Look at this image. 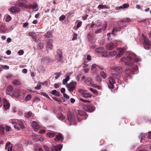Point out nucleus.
Masks as SVG:
<instances>
[{"instance_id": "nucleus-1", "label": "nucleus", "mask_w": 151, "mask_h": 151, "mask_svg": "<svg viewBox=\"0 0 151 151\" xmlns=\"http://www.w3.org/2000/svg\"><path fill=\"white\" fill-rule=\"evenodd\" d=\"M114 78L118 81L121 80L122 79L120 74H114L112 76L109 78V83L108 84V87L111 89H113L114 86L116 84Z\"/></svg>"}, {"instance_id": "nucleus-2", "label": "nucleus", "mask_w": 151, "mask_h": 151, "mask_svg": "<svg viewBox=\"0 0 151 151\" xmlns=\"http://www.w3.org/2000/svg\"><path fill=\"white\" fill-rule=\"evenodd\" d=\"M81 79L84 81L85 83L88 86L94 87L95 85L94 84L92 78L89 77L83 76Z\"/></svg>"}, {"instance_id": "nucleus-3", "label": "nucleus", "mask_w": 151, "mask_h": 151, "mask_svg": "<svg viewBox=\"0 0 151 151\" xmlns=\"http://www.w3.org/2000/svg\"><path fill=\"white\" fill-rule=\"evenodd\" d=\"M142 37L144 40L143 45L145 48L146 49L151 50V42L149 41L145 37L144 34L142 35Z\"/></svg>"}, {"instance_id": "nucleus-4", "label": "nucleus", "mask_w": 151, "mask_h": 151, "mask_svg": "<svg viewBox=\"0 0 151 151\" xmlns=\"http://www.w3.org/2000/svg\"><path fill=\"white\" fill-rule=\"evenodd\" d=\"M67 117L68 120L71 123L70 125H73L76 124L75 117L74 114L73 113L70 112H68Z\"/></svg>"}, {"instance_id": "nucleus-5", "label": "nucleus", "mask_w": 151, "mask_h": 151, "mask_svg": "<svg viewBox=\"0 0 151 151\" xmlns=\"http://www.w3.org/2000/svg\"><path fill=\"white\" fill-rule=\"evenodd\" d=\"M14 127L15 129L18 130L23 129L24 126L23 124V122L21 120H18L16 124L14 125Z\"/></svg>"}, {"instance_id": "nucleus-6", "label": "nucleus", "mask_w": 151, "mask_h": 151, "mask_svg": "<svg viewBox=\"0 0 151 151\" xmlns=\"http://www.w3.org/2000/svg\"><path fill=\"white\" fill-rule=\"evenodd\" d=\"M76 85V82H73L69 84L67 83L66 85V86L68 88L69 91L72 92L75 88Z\"/></svg>"}, {"instance_id": "nucleus-7", "label": "nucleus", "mask_w": 151, "mask_h": 151, "mask_svg": "<svg viewBox=\"0 0 151 151\" xmlns=\"http://www.w3.org/2000/svg\"><path fill=\"white\" fill-rule=\"evenodd\" d=\"M134 58V61L135 62H139L141 60V59L138 58H132L130 56H128L127 57V58H125L124 57L122 58L120 60V61L123 62L126 60H132Z\"/></svg>"}, {"instance_id": "nucleus-8", "label": "nucleus", "mask_w": 151, "mask_h": 151, "mask_svg": "<svg viewBox=\"0 0 151 151\" xmlns=\"http://www.w3.org/2000/svg\"><path fill=\"white\" fill-rule=\"evenodd\" d=\"M76 114H77V119L79 122L81 121V118L79 116H86V114L82 110H78L76 111Z\"/></svg>"}, {"instance_id": "nucleus-9", "label": "nucleus", "mask_w": 151, "mask_h": 151, "mask_svg": "<svg viewBox=\"0 0 151 151\" xmlns=\"http://www.w3.org/2000/svg\"><path fill=\"white\" fill-rule=\"evenodd\" d=\"M52 41L51 40H49L47 41L46 43V46L47 47V50H48V48L52 49L53 47L52 45Z\"/></svg>"}, {"instance_id": "nucleus-10", "label": "nucleus", "mask_w": 151, "mask_h": 151, "mask_svg": "<svg viewBox=\"0 0 151 151\" xmlns=\"http://www.w3.org/2000/svg\"><path fill=\"white\" fill-rule=\"evenodd\" d=\"M50 61V58L48 57H44L42 59V62L45 64H48Z\"/></svg>"}, {"instance_id": "nucleus-11", "label": "nucleus", "mask_w": 151, "mask_h": 151, "mask_svg": "<svg viewBox=\"0 0 151 151\" xmlns=\"http://www.w3.org/2000/svg\"><path fill=\"white\" fill-rule=\"evenodd\" d=\"M9 10L12 13H14L16 12H19L20 10V9L17 7L12 6L10 9Z\"/></svg>"}, {"instance_id": "nucleus-12", "label": "nucleus", "mask_w": 151, "mask_h": 151, "mask_svg": "<svg viewBox=\"0 0 151 151\" xmlns=\"http://www.w3.org/2000/svg\"><path fill=\"white\" fill-rule=\"evenodd\" d=\"M3 100L4 108L6 110L8 109L10 106L9 103L5 99H3Z\"/></svg>"}, {"instance_id": "nucleus-13", "label": "nucleus", "mask_w": 151, "mask_h": 151, "mask_svg": "<svg viewBox=\"0 0 151 151\" xmlns=\"http://www.w3.org/2000/svg\"><path fill=\"white\" fill-rule=\"evenodd\" d=\"M5 148L8 151H12V145L10 142H8L6 143Z\"/></svg>"}, {"instance_id": "nucleus-14", "label": "nucleus", "mask_w": 151, "mask_h": 151, "mask_svg": "<svg viewBox=\"0 0 151 151\" xmlns=\"http://www.w3.org/2000/svg\"><path fill=\"white\" fill-rule=\"evenodd\" d=\"M126 48H120L119 49V53L116 55V57L118 58L120 57L123 54L124 51Z\"/></svg>"}, {"instance_id": "nucleus-15", "label": "nucleus", "mask_w": 151, "mask_h": 151, "mask_svg": "<svg viewBox=\"0 0 151 151\" xmlns=\"http://www.w3.org/2000/svg\"><path fill=\"white\" fill-rule=\"evenodd\" d=\"M83 109L86 111L89 112H92L94 110L93 107L89 106H84Z\"/></svg>"}, {"instance_id": "nucleus-16", "label": "nucleus", "mask_w": 151, "mask_h": 151, "mask_svg": "<svg viewBox=\"0 0 151 151\" xmlns=\"http://www.w3.org/2000/svg\"><path fill=\"white\" fill-rule=\"evenodd\" d=\"M114 44L112 42L108 43L106 45V48L108 50H111L114 48Z\"/></svg>"}, {"instance_id": "nucleus-17", "label": "nucleus", "mask_w": 151, "mask_h": 151, "mask_svg": "<svg viewBox=\"0 0 151 151\" xmlns=\"http://www.w3.org/2000/svg\"><path fill=\"white\" fill-rule=\"evenodd\" d=\"M62 148L60 145H57L54 146L52 149V151H60Z\"/></svg>"}, {"instance_id": "nucleus-18", "label": "nucleus", "mask_w": 151, "mask_h": 151, "mask_svg": "<svg viewBox=\"0 0 151 151\" xmlns=\"http://www.w3.org/2000/svg\"><path fill=\"white\" fill-rule=\"evenodd\" d=\"M13 87L12 86H8L6 88V93L7 94L11 95L13 91Z\"/></svg>"}, {"instance_id": "nucleus-19", "label": "nucleus", "mask_w": 151, "mask_h": 151, "mask_svg": "<svg viewBox=\"0 0 151 151\" xmlns=\"http://www.w3.org/2000/svg\"><path fill=\"white\" fill-rule=\"evenodd\" d=\"M32 127L35 131L36 130L40 128V126L37 122L35 121H33L32 124Z\"/></svg>"}, {"instance_id": "nucleus-20", "label": "nucleus", "mask_w": 151, "mask_h": 151, "mask_svg": "<svg viewBox=\"0 0 151 151\" xmlns=\"http://www.w3.org/2000/svg\"><path fill=\"white\" fill-rule=\"evenodd\" d=\"M57 54L59 57V61H60L63 59L62 53L60 50H58L57 51Z\"/></svg>"}, {"instance_id": "nucleus-21", "label": "nucleus", "mask_w": 151, "mask_h": 151, "mask_svg": "<svg viewBox=\"0 0 151 151\" xmlns=\"http://www.w3.org/2000/svg\"><path fill=\"white\" fill-rule=\"evenodd\" d=\"M29 35L31 36L34 40L35 42H37V39H36V35L35 32H30L29 33Z\"/></svg>"}, {"instance_id": "nucleus-22", "label": "nucleus", "mask_w": 151, "mask_h": 151, "mask_svg": "<svg viewBox=\"0 0 151 151\" xmlns=\"http://www.w3.org/2000/svg\"><path fill=\"white\" fill-rule=\"evenodd\" d=\"M19 5L22 8H28V5H27L25 3L23 2H20Z\"/></svg>"}, {"instance_id": "nucleus-23", "label": "nucleus", "mask_w": 151, "mask_h": 151, "mask_svg": "<svg viewBox=\"0 0 151 151\" xmlns=\"http://www.w3.org/2000/svg\"><path fill=\"white\" fill-rule=\"evenodd\" d=\"M109 7L108 6L101 4H99L98 7V8L99 9V10L106 8L109 9Z\"/></svg>"}, {"instance_id": "nucleus-24", "label": "nucleus", "mask_w": 151, "mask_h": 151, "mask_svg": "<svg viewBox=\"0 0 151 151\" xmlns=\"http://www.w3.org/2000/svg\"><path fill=\"white\" fill-rule=\"evenodd\" d=\"M62 139V135L61 134H59L56 136V137L55 138V141H58L61 140Z\"/></svg>"}, {"instance_id": "nucleus-25", "label": "nucleus", "mask_w": 151, "mask_h": 151, "mask_svg": "<svg viewBox=\"0 0 151 151\" xmlns=\"http://www.w3.org/2000/svg\"><path fill=\"white\" fill-rule=\"evenodd\" d=\"M121 30V28H119V27H114V29H113L112 34L114 35H115V32H117V31H119Z\"/></svg>"}, {"instance_id": "nucleus-26", "label": "nucleus", "mask_w": 151, "mask_h": 151, "mask_svg": "<svg viewBox=\"0 0 151 151\" xmlns=\"http://www.w3.org/2000/svg\"><path fill=\"white\" fill-rule=\"evenodd\" d=\"M104 49L102 47H99L96 49L95 51L96 53H100L104 52Z\"/></svg>"}, {"instance_id": "nucleus-27", "label": "nucleus", "mask_w": 151, "mask_h": 151, "mask_svg": "<svg viewBox=\"0 0 151 151\" xmlns=\"http://www.w3.org/2000/svg\"><path fill=\"white\" fill-rule=\"evenodd\" d=\"M37 7V3L33 5H28V8H32L35 10Z\"/></svg>"}, {"instance_id": "nucleus-28", "label": "nucleus", "mask_w": 151, "mask_h": 151, "mask_svg": "<svg viewBox=\"0 0 151 151\" xmlns=\"http://www.w3.org/2000/svg\"><path fill=\"white\" fill-rule=\"evenodd\" d=\"M58 118L60 119H63L65 118V116L61 113H59L57 115Z\"/></svg>"}, {"instance_id": "nucleus-29", "label": "nucleus", "mask_w": 151, "mask_h": 151, "mask_svg": "<svg viewBox=\"0 0 151 151\" xmlns=\"http://www.w3.org/2000/svg\"><path fill=\"white\" fill-rule=\"evenodd\" d=\"M45 36L47 38H50L52 37V32H47L45 35Z\"/></svg>"}, {"instance_id": "nucleus-30", "label": "nucleus", "mask_w": 151, "mask_h": 151, "mask_svg": "<svg viewBox=\"0 0 151 151\" xmlns=\"http://www.w3.org/2000/svg\"><path fill=\"white\" fill-rule=\"evenodd\" d=\"M32 115V113L31 112L29 111L27 113H25L24 116L26 117L29 118Z\"/></svg>"}, {"instance_id": "nucleus-31", "label": "nucleus", "mask_w": 151, "mask_h": 151, "mask_svg": "<svg viewBox=\"0 0 151 151\" xmlns=\"http://www.w3.org/2000/svg\"><path fill=\"white\" fill-rule=\"evenodd\" d=\"M92 96V95L89 93H87L86 92L83 96V97L86 99L90 98Z\"/></svg>"}, {"instance_id": "nucleus-32", "label": "nucleus", "mask_w": 151, "mask_h": 151, "mask_svg": "<svg viewBox=\"0 0 151 151\" xmlns=\"http://www.w3.org/2000/svg\"><path fill=\"white\" fill-rule=\"evenodd\" d=\"M147 134H140V137L141 138V139L140 140V142H141L143 140H144L145 139V138L146 137L147 135Z\"/></svg>"}, {"instance_id": "nucleus-33", "label": "nucleus", "mask_w": 151, "mask_h": 151, "mask_svg": "<svg viewBox=\"0 0 151 151\" xmlns=\"http://www.w3.org/2000/svg\"><path fill=\"white\" fill-rule=\"evenodd\" d=\"M51 93L56 96H59V93H58L56 90H55L52 91L51 92Z\"/></svg>"}, {"instance_id": "nucleus-34", "label": "nucleus", "mask_w": 151, "mask_h": 151, "mask_svg": "<svg viewBox=\"0 0 151 151\" xmlns=\"http://www.w3.org/2000/svg\"><path fill=\"white\" fill-rule=\"evenodd\" d=\"M13 95L16 97H18L20 95V91L19 90H16L13 93Z\"/></svg>"}, {"instance_id": "nucleus-35", "label": "nucleus", "mask_w": 151, "mask_h": 151, "mask_svg": "<svg viewBox=\"0 0 151 151\" xmlns=\"http://www.w3.org/2000/svg\"><path fill=\"white\" fill-rule=\"evenodd\" d=\"M100 75L103 78H105L107 77L106 73L104 71H102L100 72Z\"/></svg>"}, {"instance_id": "nucleus-36", "label": "nucleus", "mask_w": 151, "mask_h": 151, "mask_svg": "<svg viewBox=\"0 0 151 151\" xmlns=\"http://www.w3.org/2000/svg\"><path fill=\"white\" fill-rule=\"evenodd\" d=\"M70 79V77L69 76H68L66 77L63 80V84H65L67 83V81Z\"/></svg>"}, {"instance_id": "nucleus-37", "label": "nucleus", "mask_w": 151, "mask_h": 151, "mask_svg": "<svg viewBox=\"0 0 151 151\" xmlns=\"http://www.w3.org/2000/svg\"><path fill=\"white\" fill-rule=\"evenodd\" d=\"M6 30V28L5 26H1L0 27V32H4Z\"/></svg>"}, {"instance_id": "nucleus-38", "label": "nucleus", "mask_w": 151, "mask_h": 151, "mask_svg": "<svg viewBox=\"0 0 151 151\" xmlns=\"http://www.w3.org/2000/svg\"><path fill=\"white\" fill-rule=\"evenodd\" d=\"M109 54L110 56H114L116 54V51L114 50L109 52Z\"/></svg>"}, {"instance_id": "nucleus-39", "label": "nucleus", "mask_w": 151, "mask_h": 151, "mask_svg": "<svg viewBox=\"0 0 151 151\" xmlns=\"http://www.w3.org/2000/svg\"><path fill=\"white\" fill-rule=\"evenodd\" d=\"M18 120L15 119H11L9 121V122L12 124H16L17 122H18Z\"/></svg>"}, {"instance_id": "nucleus-40", "label": "nucleus", "mask_w": 151, "mask_h": 151, "mask_svg": "<svg viewBox=\"0 0 151 151\" xmlns=\"http://www.w3.org/2000/svg\"><path fill=\"white\" fill-rule=\"evenodd\" d=\"M55 135V134L54 132H49L46 134L47 137H53Z\"/></svg>"}, {"instance_id": "nucleus-41", "label": "nucleus", "mask_w": 151, "mask_h": 151, "mask_svg": "<svg viewBox=\"0 0 151 151\" xmlns=\"http://www.w3.org/2000/svg\"><path fill=\"white\" fill-rule=\"evenodd\" d=\"M131 21V19L128 18H125L123 20H121L120 22H130Z\"/></svg>"}, {"instance_id": "nucleus-42", "label": "nucleus", "mask_w": 151, "mask_h": 151, "mask_svg": "<svg viewBox=\"0 0 151 151\" xmlns=\"http://www.w3.org/2000/svg\"><path fill=\"white\" fill-rule=\"evenodd\" d=\"M32 98V96L31 94H28L27 95L25 98V100L26 101H28L29 100Z\"/></svg>"}, {"instance_id": "nucleus-43", "label": "nucleus", "mask_w": 151, "mask_h": 151, "mask_svg": "<svg viewBox=\"0 0 151 151\" xmlns=\"http://www.w3.org/2000/svg\"><path fill=\"white\" fill-rule=\"evenodd\" d=\"M13 83L15 85H19L20 84V82L19 80H14Z\"/></svg>"}, {"instance_id": "nucleus-44", "label": "nucleus", "mask_w": 151, "mask_h": 151, "mask_svg": "<svg viewBox=\"0 0 151 151\" xmlns=\"http://www.w3.org/2000/svg\"><path fill=\"white\" fill-rule=\"evenodd\" d=\"M131 73H132L131 71L128 69H126L125 71V74L129 76Z\"/></svg>"}, {"instance_id": "nucleus-45", "label": "nucleus", "mask_w": 151, "mask_h": 151, "mask_svg": "<svg viewBox=\"0 0 151 151\" xmlns=\"http://www.w3.org/2000/svg\"><path fill=\"white\" fill-rule=\"evenodd\" d=\"M97 67H99L98 65H97L96 64H93L91 65V70H93Z\"/></svg>"}, {"instance_id": "nucleus-46", "label": "nucleus", "mask_w": 151, "mask_h": 151, "mask_svg": "<svg viewBox=\"0 0 151 151\" xmlns=\"http://www.w3.org/2000/svg\"><path fill=\"white\" fill-rule=\"evenodd\" d=\"M78 91L82 95V96L86 93V92L85 90L82 89H79Z\"/></svg>"}, {"instance_id": "nucleus-47", "label": "nucleus", "mask_w": 151, "mask_h": 151, "mask_svg": "<svg viewBox=\"0 0 151 151\" xmlns=\"http://www.w3.org/2000/svg\"><path fill=\"white\" fill-rule=\"evenodd\" d=\"M114 70L116 72H118L120 71L122 69L120 67H116L114 69Z\"/></svg>"}, {"instance_id": "nucleus-48", "label": "nucleus", "mask_w": 151, "mask_h": 151, "mask_svg": "<svg viewBox=\"0 0 151 151\" xmlns=\"http://www.w3.org/2000/svg\"><path fill=\"white\" fill-rule=\"evenodd\" d=\"M11 19V17L10 15H7L6 18V22H9Z\"/></svg>"}, {"instance_id": "nucleus-49", "label": "nucleus", "mask_w": 151, "mask_h": 151, "mask_svg": "<svg viewBox=\"0 0 151 151\" xmlns=\"http://www.w3.org/2000/svg\"><path fill=\"white\" fill-rule=\"evenodd\" d=\"M96 27H99L101 26V24L98 21L96 22Z\"/></svg>"}, {"instance_id": "nucleus-50", "label": "nucleus", "mask_w": 151, "mask_h": 151, "mask_svg": "<svg viewBox=\"0 0 151 151\" xmlns=\"http://www.w3.org/2000/svg\"><path fill=\"white\" fill-rule=\"evenodd\" d=\"M125 64L127 66H128L130 67L132 66V64L129 61L125 62Z\"/></svg>"}, {"instance_id": "nucleus-51", "label": "nucleus", "mask_w": 151, "mask_h": 151, "mask_svg": "<svg viewBox=\"0 0 151 151\" xmlns=\"http://www.w3.org/2000/svg\"><path fill=\"white\" fill-rule=\"evenodd\" d=\"M89 90L92 92L93 93V94L95 95H97L98 93V92L96 90H94L92 88H90Z\"/></svg>"}, {"instance_id": "nucleus-52", "label": "nucleus", "mask_w": 151, "mask_h": 151, "mask_svg": "<svg viewBox=\"0 0 151 151\" xmlns=\"http://www.w3.org/2000/svg\"><path fill=\"white\" fill-rule=\"evenodd\" d=\"M102 30L101 28L96 29L95 31V33L96 34H98L101 32Z\"/></svg>"}, {"instance_id": "nucleus-53", "label": "nucleus", "mask_w": 151, "mask_h": 151, "mask_svg": "<svg viewBox=\"0 0 151 151\" xmlns=\"http://www.w3.org/2000/svg\"><path fill=\"white\" fill-rule=\"evenodd\" d=\"M55 74L57 76L55 77V79H57L60 76L61 74V73L60 72L59 73H55Z\"/></svg>"}, {"instance_id": "nucleus-54", "label": "nucleus", "mask_w": 151, "mask_h": 151, "mask_svg": "<svg viewBox=\"0 0 151 151\" xmlns=\"http://www.w3.org/2000/svg\"><path fill=\"white\" fill-rule=\"evenodd\" d=\"M80 100L81 101H82L83 102H85V103H90V101H88V100H85V99H83L82 98H80Z\"/></svg>"}, {"instance_id": "nucleus-55", "label": "nucleus", "mask_w": 151, "mask_h": 151, "mask_svg": "<svg viewBox=\"0 0 151 151\" xmlns=\"http://www.w3.org/2000/svg\"><path fill=\"white\" fill-rule=\"evenodd\" d=\"M35 149L36 151H43L42 148L39 147L38 146H37V147L35 146Z\"/></svg>"}, {"instance_id": "nucleus-56", "label": "nucleus", "mask_w": 151, "mask_h": 151, "mask_svg": "<svg viewBox=\"0 0 151 151\" xmlns=\"http://www.w3.org/2000/svg\"><path fill=\"white\" fill-rule=\"evenodd\" d=\"M65 19V16H64V15H62L59 17V19L60 21L63 22Z\"/></svg>"}, {"instance_id": "nucleus-57", "label": "nucleus", "mask_w": 151, "mask_h": 151, "mask_svg": "<svg viewBox=\"0 0 151 151\" xmlns=\"http://www.w3.org/2000/svg\"><path fill=\"white\" fill-rule=\"evenodd\" d=\"M4 128L1 127H0V134H4Z\"/></svg>"}, {"instance_id": "nucleus-58", "label": "nucleus", "mask_w": 151, "mask_h": 151, "mask_svg": "<svg viewBox=\"0 0 151 151\" xmlns=\"http://www.w3.org/2000/svg\"><path fill=\"white\" fill-rule=\"evenodd\" d=\"M24 51L22 50H19L18 52V53L19 55H22L24 54Z\"/></svg>"}, {"instance_id": "nucleus-59", "label": "nucleus", "mask_w": 151, "mask_h": 151, "mask_svg": "<svg viewBox=\"0 0 151 151\" xmlns=\"http://www.w3.org/2000/svg\"><path fill=\"white\" fill-rule=\"evenodd\" d=\"M138 70V67L135 65V66H133V68L132 69L133 71L134 72H135L136 71H137Z\"/></svg>"}, {"instance_id": "nucleus-60", "label": "nucleus", "mask_w": 151, "mask_h": 151, "mask_svg": "<svg viewBox=\"0 0 151 151\" xmlns=\"http://www.w3.org/2000/svg\"><path fill=\"white\" fill-rule=\"evenodd\" d=\"M38 45L40 49H42L44 46V44L43 43L40 42L38 44Z\"/></svg>"}, {"instance_id": "nucleus-61", "label": "nucleus", "mask_w": 151, "mask_h": 151, "mask_svg": "<svg viewBox=\"0 0 151 151\" xmlns=\"http://www.w3.org/2000/svg\"><path fill=\"white\" fill-rule=\"evenodd\" d=\"M43 148L45 151H50V149L46 146H44Z\"/></svg>"}, {"instance_id": "nucleus-62", "label": "nucleus", "mask_w": 151, "mask_h": 151, "mask_svg": "<svg viewBox=\"0 0 151 151\" xmlns=\"http://www.w3.org/2000/svg\"><path fill=\"white\" fill-rule=\"evenodd\" d=\"M41 94L43 96H45L46 98L48 99H50L49 96L46 93L44 92H42Z\"/></svg>"}, {"instance_id": "nucleus-63", "label": "nucleus", "mask_w": 151, "mask_h": 151, "mask_svg": "<svg viewBox=\"0 0 151 151\" xmlns=\"http://www.w3.org/2000/svg\"><path fill=\"white\" fill-rule=\"evenodd\" d=\"M41 86L40 85H37V86L35 87V89L36 90H39L41 88Z\"/></svg>"}, {"instance_id": "nucleus-64", "label": "nucleus", "mask_w": 151, "mask_h": 151, "mask_svg": "<svg viewBox=\"0 0 151 151\" xmlns=\"http://www.w3.org/2000/svg\"><path fill=\"white\" fill-rule=\"evenodd\" d=\"M95 26H96V23H94L93 22H92L91 24L90 27L91 28H93Z\"/></svg>"}]
</instances>
